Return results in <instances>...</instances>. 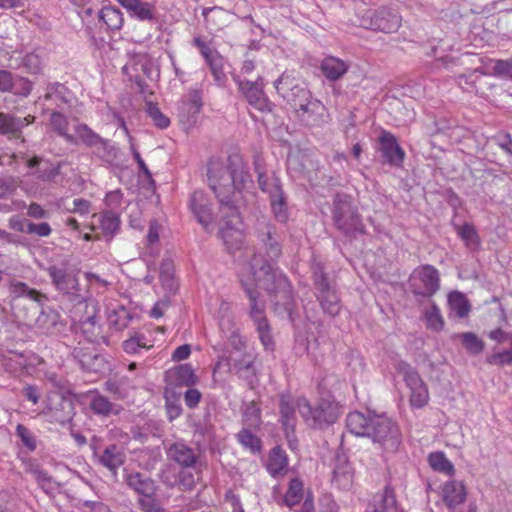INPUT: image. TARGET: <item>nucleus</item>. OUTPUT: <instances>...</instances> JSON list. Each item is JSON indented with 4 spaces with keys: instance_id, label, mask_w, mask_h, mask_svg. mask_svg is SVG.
Segmentation results:
<instances>
[{
    "instance_id": "1",
    "label": "nucleus",
    "mask_w": 512,
    "mask_h": 512,
    "mask_svg": "<svg viewBox=\"0 0 512 512\" xmlns=\"http://www.w3.org/2000/svg\"><path fill=\"white\" fill-rule=\"evenodd\" d=\"M207 178L220 203L219 234L229 250L237 249L242 242L238 203L242 192L253 184L249 168L240 154L232 153L225 161L210 160Z\"/></svg>"
},
{
    "instance_id": "2",
    "label": "nucleus",
    "mask_w": 512,
    "mask_h": 512,
    "mask_svg": "<svg viewBox=\"0 0 512 512\" xmlns=\"http://www.w3.org/2000/svg\"><path fill=\"white\" fill-rule=\"evenodd\" d=\"M246 258L248 273L256 286L267 292L279 315H286L293 322L295 300L287 277L273 267L275 262L265 261L264 256L253 249L246 250Z\"/></svg>"
},
{
    "instance_id": "3",
    "label": "nucleus",
    "mask_w": 512,
    "mask_h": 512,
    "mask_svg": "<svg viewBox=\"0 0 512 512\" xmlns=\"http://www.w3.org/2000/svg\"><path fill=\"white\" fill-rule=\"evenodd\" d=\"M346 426L351 433L368 437L387 451L395 452L401 443L398 426L385 415L369 413L366 416L358 411L351 412L346 418Z\"/></svg>"
},
{
    "instance_id": "4",
    "label": "nucleus",
    "mask_w": 512,
    "mask_h": 512,
    "mask_svg": "<svg viewBox=\"0 0 512 512\" xmlns=\"http://www.w3.org/2000/svg\"><path fill=\"white\" fill-rule=\"evenodd\" d=\"M13 293L12 307L23 311L15 312L18 318L29 325H35L44 333H50L55 328L59 315L53 310L44 311L40 303L46 297L36 289L30 288L24 282L16 281L11 284Z\"/></svg>"
},
{
    "instance_id": "5",
    "label": "nucleus",
    "mask_w": 512,
    "mask_h": 512,
    "mask_svg": "<svg viewBox=\"0 0 512 512\" xmlns=\"http://www.w3.org/2000/svg\"><path fill=\"white\" fill-rule=\"evenodd\" d=\"M332 218L336 228L348 237L365 233V226L352 198L344 193H337L333 199Z\"/></svg>"
},
{
    "instance_id": "6",
    "label": "nucleus",
    "mask_w": 512,
    "mask_h": 512,
    "mask_svg": "<svg viewBox=\"0 0 512 512\" xmlns=\"http://www.w3.org/2000/svg\"><path fill=\"white\" fill-rule=\"evenodd\" d=\"M311 272L315 295L323 312L332 317L338 315L341 304L335 281L325 272L324 266L320 262L312 263Z\"/></svg>"
},
{
    "instance_id": "7",
    "label": "nucleus",
    "mask_w": 512,
    "mask_h": 512,
    "mask_svg": "<svg viewBox=\"0 0 512 512\" xmlns=\"http://www.w3.org/2000/svg\"><path fill=\"white\" fill-rule=\"evenodd\" d=\"M47 273L55 288L74 303H82L88 297V291L83 290L78 282L77 275L69 271L66 264L51 265Z\"/></svg>"
},
{
    "instance_id": "8",
    "label": "nucleus",
    "mask_w": 512,
    "mask_h": 512,
    "mask_svg": "<svg viewBox=\"0 0 512 512\" xmlns=\"http://www.w3.org/2000/svg\"><path fill=\"white\" fill-rule=\"evenodd\" d=\"M253 233L264 251V260L277 262L282 255L283 239L275 225L266 217L257 218Z\"/></svg>"
},
{
    "instance_id": "9",
    "label": "nucleus",
    "mask_w": 512,
    "mask_h": 512,
    "mask_svg": "<svg viewBox=\"0 0 512 512\" xmlns=\"http://www.w3.org/2000/svg\"><path fill=\"white\" fill-rule=\"evenodd\" d=\"M46 421L65 425L75 416V404L70 397L54 392L47 397L46 406L40 413Z\"/></svg>"
},
{
    "instance_id": "10",
    "label": "nucleus",
    "mask_w": 512,
    "mask_h": 512,
    "mask_svg": "<svg viewBox=\"0 0 512 512\" xmlns=\"http://www.w3.org/2000/svg\"><path fill=\"white\" fill-rule=\"evenodd\" d=\"M360 25L374 31L394 33L401 26V16L396 11L387 8L367 11L362 16Z\"/></svg>"
},
{
    "instance_id": "11",
    "label": "nucleus",
    "mask_w": 512,
    "mask_h": 512,
    "mask_svg": "<svg viewBox=\"0 0 512 512\" xmlns=\"http://www.w3.org/2000/svg\"><path fill=\"white\" fill-rule=\"evenodd\" d=\"M277 92L296 110L312 97L311 92L299 81L283 73L275 82Z\"/></svg>"
},
{
    "instance_id": "12",
    "label": "nucleus",
    "mask_w": 512,
    "mask_h": 512,
    "mask_svg": "<svg viewBox=\"0 0 512 512\" xmlns=\"http://www.w3.org/2000/svg\"><path fill=\"white\" fill-rule=\"evenodd\" d=\"M253 166L258 187L263 193L268 194L269 198H271L283 192L279 177L275 171L267 168L264 159L260 155L254 156Z\"/></svg>"
},
{
    "instance_id": "13",
    "label": "nucleus",
    "mask_w": 512,
    "mask_h": 512,
    "mask_svg": "<svg viewBox=\"0 0 512 512\" xmlns=\"http://www.w3.org/2000/svg\"><path fill=\"white\" fill-rule=\"evenodd\" d=\"M75 136L89 148H95L97 154L102 158H113L116 156L115 148L109 140L103 139L90 129L86 124H79L75 127Z\"/></svg>"
},
{
    "instance_id": "14",
    "label": "nucleus",
    "mask_w": 512,
    "mask_h": 512,
    "mask_svg": "<svg viewBox=\"0 0 512 512\" xmlns=\"http://www.w3.org/2000/svg\"><path fill=\"white\" fill-rule=\"evenodd\" d=\"M297 118L308 127H319L327 122V109L321 101L310 97L295 110Z\"/></svg>"
},
{
    "instance_id": "15",
    "label": "nucleus",
    "mask_w": 512,
    "mask_h": 512,
    "mask_svg": "<svg viewBox=\"0 0 512 512\" xmlns=\"http://www.w3.org/2000/svg\"><path fill=\"white\" fill-rule=\"evenodd\" d=\"M189 208L196 220L205 230H208L214 220L212 201L209 195L202 190L194 191L189 199Z\"/></svg>"
},
{
    "instance_id": "16",
    "label": "nucleus",
    "mask_w": 512,
    "mask_h": 512,
    "mask_svg": "<svg viewBox=\"0 0 512 512\" xmlns=\"http://www.w3.org/2000/svg\"><path fill=\"white\" fill-rule=\"evenodd\" d=\"M235 80L250 105L262 112L272 111L273 104L263 93L261 77H258L254 82L249 80H240L239 78H235Z\"/></svg>"
},
{
    "instance_id": "17",
    "label": "nucleus",
    "mask_w": 512,
    "mask_h": 512,
    "mask_svg": "<svg viewBox=\"0 0 512 512\" xmlns=\"http://www.w3.org/2000/svg\"><path fill=\"white\" fill-rule=\"evenodd\" d=\"M226 365L229 366L230 371H233L240 378L253 384L256 378V369L254 366L255 356L250 352L242 354L230 353L229 357L225 359Z\"/></svg>"
},
{
    "instance_id": "18",
    "label": "nucleus",
    "mask_w": 512,
    "mask_h": 512,
    "mask_svg": "<svg viewBox=\"0 0 512 512\" xmlns=\"http://www.w3.org/2000/svg\"><path fill=\"white\" fill-rule=\"evenodd\" d=\"M379 151L381 156L391 166L401 167L405 158V152L398 144L396 137L387 131L379 137Z\"/></svg>"
},
{
    "instance_id": "19",
    "label": "nucleus",
    "mask_w": 512,
    "mask_h": 512,
    "mask_svg": "<svg viewBox=\"0 0 512 512\" xmlns=\"http://www.w3.org/2000/svg\"><path fill=\"white\" fill-rule=\"evenodd\" d=\"M423 284V290L413 289L415 296L431 297L440 289V275L432 265H423L414 271Z\"/></svg>"
},
{
    "instance_id": "20",
    "label": "nucleus",
    "mask_w": 512,
    "mask_h": 512,
    "mask_svg": "<svg viewBox=\"0 0 512 512\" xmlns=\"http://www.w3.org/2000/svg\"><path fill=\"white\" fill-rule=\"evenodd\" d=\"M97 461L116 477L118 469L126 462L125 448L115 443L108 444L103 451L97 455Z\"/></svg>"
},
{
    "instance_id": "21",
    "label": "nucleus",
    "mask_w": 512,
    "mask_h": 512,
    "mask_svg": "<svg viewBox=\"0 0 512 512\" xmlns=\"http://www.w3.org/2000/svg\"><path fill=\"white\" fill-rule=\"evenodd\" d=\"M167 455L169 459L183 468H196L199 463V453L183 442L170 445Z\"/></svg>"
},
{
    "instance_id": "22",
    "label": "nucleus",
    "mask_w": 512,
    "mask_h": 512,
    "mask_svg": "<svg viewBox=\"0 0 512 512\" xmlns=\"http://www.w3.org/2000/svg\"><path fill=\"white\" fill-rule=\"evenodd\" d=\"M73 356L87 372L100 373L106 368L104 357L90 348L77 347L73 350Z\"/></svg>"
},
{
    "instance_id": "23",
    "label": "nucleus",
    "mask_w": 512,
    "mask_h": 512,
    "mask_svg": "<svg viewBox=\"0 0 512 512\" xmlns=\"http://www.w3.org/2000/svg\"><path fill=\"white\" fill-rule=\"evenodd\" d=\"M365 512H404L399 506L394 490L386 486L384 491L373 498Z\"/></svg>"
},
{
    "instance_id": "24",
    "label": "nucleus",
    "mask_w": 512,
    "mask_h": 512,
    "mask_svg": "<svg viewBox=\"0 0 512 512\" xmlns=\"http://www.w3.org/2000/svg\"><path fill=\"white\" fill-rule=\"evenodd\" d=\"M125 482L130 489L141 495V497L156 494L157 487L154 480L141 472L127 474Z\"/></svg>"
},
{
    "instance_id": "25",
    "label": "nucleus",
    "mask_w": 512,
    "mask_h": 512,
    "mask_svg": "<svg viewBox=\"0 0 512 512\" xmlns=\"http://www.w3.org/2000/svg\"><path fill=\"white\" fill-rule=\"evenodd\" d=\"M242 287L249 298V316L253 320L254 324L266 321L267 318L264 314L265 304L259 299V291L253 287L252 284L241 280Z\"/></svg>"
},
{
    "instance_id": "26",
    "label": "nucleus",
    "mask_w": 512,
    "mask_h": 512,
    "mask_svg": "<svg viewBox=\"0 0 512 512\" xmlns=\"http://www.w3.org/2000/svg\"><path fill=\"white\" fill-rule=\"evenodd\" d=\"M332 481L341 489H349L353 483V471L345 455H337Z\"/></svg>"
},
{
    "instance_id": "27",
    "label": "nucleus",
    "mask_w": 512,
    "mask_h": 512,
    "mask_svg": "<svg viewBox=\"0 0 512 512\" xmlns=\"http://www.w3.org/2000/svg\"><path fill=\"white\" fill-rule=\"evenodd\" d=\"M443 501L445 505L453 510L466 499V489L462 482H446L442 489Z\"/></svg>"
},
{
    "instance_id": "28",
    "label": "nucleus",
    "mask_w": 512,
    "mask_h": 512,
    "mask_svg": "<svg viewBox=\"0 0 512 512\" xmlns=\"http://www.w3.org/2000/svg\"><path fill=\"white\" fill-rule=\"evenodd\" d=\"M131 16L137 17L141 21H152L155 19V7L142 0H117Z\"/></svg>"
},
{
    "instance_id": "29",
    "label": "nucleus",
    "mask_w": 512,
    "mask_h": 512,
    "mask_svg": "<svg viewBox=\"0 0 512 512\" xmlns=\"http://www.w3.org/2000/svg\"><path fill=\"white\" fill-rule=\"evenodd\" d=\"M35 116L14 117L0 112V134H18L25 126L33 123Z\"/></svg>"
},
{
    "instance_id": "30",
    "label": "nucleus",
    "mask_w": 512,
    "mask_h": 512,
    "mask_svg": "<svg viewBox=\"0 0 512 512\" xmlns=\"http://www.w3.org/2000/svg\"><path fill=\"white\" fill-rule=\"evenodd\" d=\"M349 65L336 57H326L321 63V71L330 81L340 79L348 70Z\"/></svg>"
},
{
    "instance_id": "31",
    "label": "nucleus",
    "mask_w": 512,
    "mask_h": 512,
    "mask_svg": "<svg viewBox=\"0 0 512 512\" xmlns=\"http://www.w3.org/2000/svg\"><path fill=\"white\" fill-rule=\"evenodd\" d=\"M313 421H311L312 427H323L334 423L338 417V413L335 407L327 402L321 403L315 408Z\"/></svg>"
},
{
    "instance_id": "32",
    "label": "nucleus",
    "mask_w": 512,
    "mask_h": 512,
    "mask_svg": "<svg viewBox=\"0 0 512 512\" xmlns=\"http://www.w3.org/2000/svg\"><path fill=\"white\" fill-rule=\"evenodd\" d=\"M295 406L289 397L281 396L280 398V416L281 423L287 433L294 432L296 417Z\"/></svg>"
},
{
    "instance_id": "33",
    "label": "nucleus",
    "mask_w": 512,
    "mask_h": 512,
    "mask_svg": "<svg viewBox=\"0 0 512 512\" xmlns=\"http://www.w3.org/2000/svg\"><path fill=\"white\" fill-rule=\"evenodd\" d=\"M89 407L95 414L100 416H109L110 414L119 413V409L116 405L97 392L91 393Z\"/></svg>"
},
{
    "instance_id": "34",
    "label": "nucleus",
    "mask_w": 512,
    "mask_h": 512,
    "mask_svg": "<svg viewBox=\"0 0 512 512\" xmlns=\"http://www.w3.org/2000/svg\"><path fill=\"white\" fill-rule=\"evenodd\" d=\"M287 455L279 446L272 448L269 454L267 469L272 475L285 473L287 470Z\"/></svg>"
},
{
    "instance_id": "35",
    "label": "nucleus",
    "mask_w": 512,
    "mask_h": 512,
    "mask_svg": "<svg viewBox=\"0 0 512 512\" xmlns=\"http://www.w3.org/2000/svg\"><path fill=\"white\" fill-rule=\"evenodd\" d=\"M23 468L25 473L30 474L35 478L41 488L45 489L51 484L52 477L47 473V471L42 469L40 464L35 460L31 458L23 460Z\"/></svg>"
},
{
    "instance_id": "36",
    "label": "nucleus",
    "mask_w": 512,
    "mask_h": 512,
    "mask_svg": "<svg viewBox=\"0 0 512 512\" xmlns=\"http://www.w3.org/2000/svg\"><path fill=\"white\" fill-rule=\"evenodd\" d=\"M72 93L61 83L49 84L44 96L46 101H53L59 107L71 102Z\"/></svg>"
},
{
    "instance_id": "37",
    "label": "nucleus",
    "mask_w": 512,
    "mask_h": 512,
    "mask_svg": "<svg viewBox=\"0 0 512 512\" xmlns=\"http://www.w3.org/2000/svg\"><path fill=\"white\" fill-rule=\"evenodd\" d=\"M396 368L398 373L403 376V380L410 391L417 389L419 386L424 384L419 373L409 363L401 361L397 364Z\"/></svg>"
},
{
    "instance_id": "38",
    "label": "nucleus",
    "mask_w": 512,
    "mask_h": 512,
    "mask_svg": "<svg viewBox=\"0 0 512 512\" xmlns=\"http://www.w3.org/2000/svg\"><path fill=\"white\" fill-rule=\"evenodd\" d=\"M448 305L459 318L466 317L471 309L468 299L459 291H453L448 295Z\"/></svg>"
},
{
    "instance_id": "39",
    "label": "nucleus",
    "mask_w": 512,
    "mask_h": 512,
    "mask_svg": "<svg viewBox=\"0 0 512 512\" xmlns=\"http://www.w3.org/2000/svg\"><path fill=\"white\" fill-rule=\"evenodd\" d=\"M99 19L111 30H118L123 25L121 11L112 6L103 7L99 12Z\"/></svg>"
},
{
    "instance_id": "40",
    "label": "nucleus",
    "mask_w": 512,
    "mask_h": 512,
    "mask_svg": "<svg viewBox=\"0 0 512 512\" xmlns=\"http://www.w3.org/2000/svg\"><path fill=\"white\" fill-rule=\"evenodd\" d=\"M50 124L55 132L63 137L70 144H77V138L68 133V120L60 112H53L50 116Z\"/></svg>"
},
{
    "instance_id": "41",
    "label": "nucleus",
    "mask_w": 512,
    "mask_h": 512,
    "mask_svg": "<svg viewBox=\"0 0 512 512\" xmlns=\"http://www.w3.org/2000/svg\"><path fill=\"white\" fill-rule=\"evenodd\" d=\"M270 204L275 219L281 224L287 223L289 219V211L284 192L280 193L276 197H271Z\"/></svg>"
},
{
    "instance_id": "42",
    "label": "nucleus",
    "mask_w": 512,
    "mask_h": 512,
    "mask_svg": "<svg viewBox=\"0 0 512 512\" xmlns=\"http://www.w3.org/2000/svg\"><path fill=\"white\" fill-rule=\"evenodd\" d=\"M160 280L162 286L168 292H175L177 289V283L174 279V267L172 261L164 259L160 265Z\"/></svg>"
},
{
    "instance_id": "43",
    "label": "nucleus",
    "mask_w": 512,
    "mask_h": 512,
    "mask_svg": "<svg viewBox=\"0 0 512 512\" xmlns=\"http://www.w3.org/2000/svg\"><path fill=\"white\" fill-rule=\"evenodd\" d=\"M456 229L468 249L476 250L480 247V238L473 225L465 223L463 226H457Z\"/></svg>"
},
{
    "instance_id": "44",
    "label": "nucleus",
    "mask_w": 512,
    "mask_h": 512,
    "mask_svg": "<svg viewBox=\"0 0 512 512\" xmlns=\"http://www.w3.org/2000/svg\"><path fill=\"white\" fill-rule=\"evenodd\" d=\"M430 466L433 470L452 475L454 472L453 464L445 457L443 452H433L428 458Z\"/></svg>"
},
{
    "instance_id": "45",
    "label": "nucleus",
    "mask_w": 512,
    "mask_h": 512,
    "mask_svg": "<svg viewBox=\"0 0 512 512\" xmlns=\"http://www.w3.org/2000/svg\"><path fill=\"white\" fill-rule=\"evenodd\" d=\"M100 225L103 232L109 235V240L120 228V219L113 211H106L101 215Z\"/></svg>"
},
{
    "instance_id": "46",
    "label": "nucleus",
    "mask_w": 512,
    "mask_h": 512,
    "mask_svg": "<svg viewBox=\"0 0 512 512\" xmlns=\"http://www.w3.org/2000/svg\"><path fill=\"white\" fill-rule=\"evenodd\" d=\"M97 317L95 315L88 316L81 321V330L86 339L90 342H98L100 336V327L97 325Z\"/></svg>"
},
{
    "instance_id": "47",
    "label": "nucleus",
    "mask_w": 512,
    "mask_h": 512,
    "mask_svg": "<svg viewBox=\"0 0 512 512\" xmlns=\"http://www.w3.org/2000/svg\"><path fill=\"white\" fill-rule=\"evenodd\" d=\"M462 345L468 353L477 355L484 349V342L473 332H465L460 336Z\"/></svg>"
},
{
    "instance_id": "48",
    "label": "nucleus",
    "mask_w": 512,
    "mask_h": 512,
    "mask_svg": "<svg viewBox=\"0 0 512 512\" xmlns=\"http://www.w3.org/2000/svg\"><path fill=\"white\" fill-rule=\"evenodd\" d=\"M303 496V483L299 479H292L284 496L285 503L292 507L298 504Z\"/></svg>"
},
{
    "instance_id": "49",
    "label": "nucleus",
    "mask_w": 512,
    "mask_h": 512,
    "mask_svg": "<svg viewBox=\"0 0 512 512\" xmlns=\"http://www.w3.org/2000/svg\"><path fill=\"white\" fill-rule=\"evenodd\" d=\"M238 441L251 452L256 453L261 450V439L254 435L249 429H242L237 434Z\"/></svg>"
},
{
    "instance_id": "50",
    "label": "nucleus",
    "mask_w": 512,
    "mask_h": 512,
    "mask_svg": "<svg viewBox=\"0 0 512 512\" xmlns=\"http://www.w3.org/2000/svg\"><path fill=\"white\" fill-rule=\"evenodd\" d=\"M176 381L179 385L191 386L197 381L190 364H181L175 370Z\"/></svg>"
},
{
    "instance_id": "51",
    "label": "nucleus",
    "mask_w": 512,
    "mask_h": 512,
    "mask_svg": "<svg viewBox=\"0 0 512 512\" xmlns=\"http://www.w3.org/2000/svg\"><path fill=\"white\" fill-rule=\"evenodd\" d=\"M146 112L157 127L165 129L170 125V119L153 102H146Z\"/></svg>"
},
{
    "instance_id": "52",
    "label": "nucleus",
    "mask_w": 512,
    "mask_h": 512,
    "mask_svg": "<svg viewBox=\"0 0 512 512\" xmlns=\"http://www.w3.org/2000/svg\"><path fill=\"white\" fill-rule=\"evenodd\" d=\"M152 346H148L142 335H135L123 342V349L128 354L140 353L141 350H148Z\"/></svg>"
},
{
    "instance_id": "53",
    "label": "nucleus",
    "mask_w": 512,
    "mask_h": 512,
    "mask_svg": "<svg viewBox=\"0 0 512 512\" xmlns=\"http://www.w3.org/2000/svg\"><path fill=\"white\" fill-rule=\"evenodd\" d=\"M426 323L430 329L435 331L442 330L444 326V320L440 314V310L435 303L431 305V308L425 313Z\"/></svg>"
},
{
    "instance_id": "54",
    "label": "nucleus",
    "mask_w": 512,
    "mask_h": 512,
    "mask_svg": "<svg viewBox=\"0 0 512 512\" xmlns=\"http://www.w3.org/2000/svg\"><path fill=\"white\" fill-rule=\"evenodd\" d=\"M137 504L143 512H166L160 501L156 499V494L140 497Z\"/></svg>"
},
{
    "instance_id": "55",
    "label": "nucleus",
    "mask_w": 512,
    "mask_h": 512,
    "mask_svg": "<svg viewBox=\"0 0 512 512\" xmlns=\"http://www.w3.org/2000/svg\"><path fill=\"white\" fill-rule=\"evenodd\" d=\"M428 400L429 393L425 383L410 393V404L412 407L422 408L428 403Z\"/></svg>"
},
{
    "instance_id": "56",
    "label": "nucleus",
    "mask_w": 512,
    "mask_h": 512,
    "mask_svg": "<svg viewBox=\"0 0 512 512\" xmlns=\"http://www.w3.org/2000/svg\"><path fill=\"white\" fill-rule=\"evenodd\" d=\"M23 67L31 74H38L42 70V60L35 52L28 53L22 60Z\"/></svg>"
},
{
    "instance_id": "57",
    "label": "nucleus",
    "mask_w": 512,
    "mask_h": 512,
    "mask_svg": "<svg viewBox=\"0 0 512 512\" xmlns=\"http://www.w3.org/2000/svg\"><path fill=\"white\" fill-rule=\"evenodd\" d=\"M256 325V329L259 335V338L265 347L266 350H272L274 347L273 338L271 335V329L270 325L268 323V320L260 322Z\"/></svg>"
},
{
    "instance_id": "58",
    "label": "nucleus",
    "mask_w": 512,
    "mask_h": 512,
    "mask_svg": "<svg viewBox=\"0 0 512 512\" xmlns=\"http://www.w3.org/2000/svg\"><path fill=\"white\" fill-rule=\"evenodd\" d=\"M211 70V73L218 84H223L226 75L223 71V57L219 54L215 58L206 62Z\"/></svg>"
},
{
    "instance_id": "59",
    "label": "nucleus",
    "mask_w": 512,
    "mask_h": 512,
    "mask_svg": "<svg viewBox=\"0 0 512 512\" xmlns=\"http://www.w3.org/2000/svg\"><path fill=\"white\" fill-rule=\"evenodd\" d=\"M16 435L21 439L23 445L29 450L36 449V439L33 433L23 424L16 426Z\"/></svg>"
},
{
    "instance_id": "60",
    "label": "nucleus",
    "mask_w": 512,
    "mask_h": 512,
    "mask_svg": "<svg viewBox=\"0 0 512 512\" xmlns=\"http://www.w3.org/2000/svg\"><path fill=\"white\" fill-rule=\"evenodd\" d=\"M244 423L249 427H257L260 424V410L254 404L250 403L247 405L243 412Z\"/></svg>"
},
{
    "instance_id": "61",
    "label": "nucleus",
    "mask_w": 512,
    "mask_h": 512,
    "mask_svg": "<svg viewBox=\"0 0 512 512\" xmlns=\"http://www.w3.org/2000/svg\"><path fill=\"white\" fill-rule=\"evenodd\" d=\"M18 187V181L15 177L8 176L0 178V198H6L12 195Z\"/></svg>"
},
{
    "instance_id": "62",
    "label": "nucleus",
    "mask_w": 512,
    "mask_h": 512,
    "mask_svg": "<svg viewBox=\"0 0 512 512\" xmlns=\"http://www.w3.org/2000/svg\"><path fill=\"white\" fill-rule=\"evenodd\" d=\"M187 97H188V105L190 106L189 113L192 116H196L200 112V110L203 106L201 91L196 90V89L191 90L188 93Z\"/></svg>"
},
{
    "instance_id": "63",
    "label": "nucleus",
    "mask_w": 512,
    "mask_h": 512,
    "mask_svg": "<svg viewBox=\"0 0 512 512\" xmlns=\"http://www.w3.org/2000/svg\"><path fill=\"white\" fill-rule=\"evenodd\" d=\"M493 74L496 76L512 78V59L495 61Z\"/></svg>"
},
{
    "instance_id": "64",
    "label": "nucleus",
    "mask_w": 512,
    "mask_h": 512,
    "mask_svg": "<svg viewBox=\"0 0 512 512\" xmlns=\"http://www.w3.org/2000/svg\"><path fill=\"white\" fill-rule=\"evenodd\" d=\"M296 407L299 410L300 415L304 418V420L311 426V421H313L314 411L309 402L305 398H299L296 402Z\"/></svg>"
}]
</instances>
